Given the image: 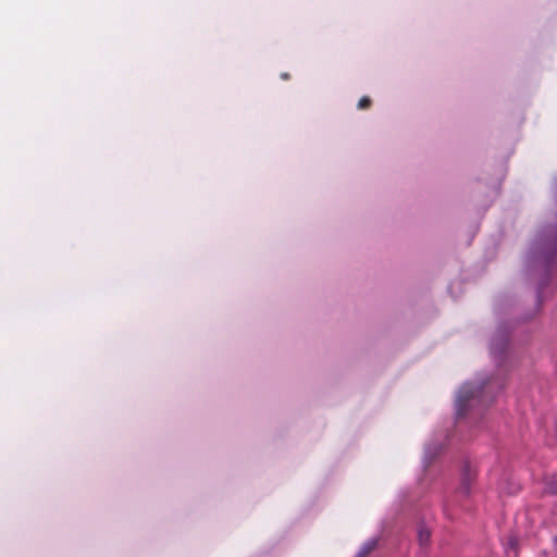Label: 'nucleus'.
Here are the masks:
<instances>
[{
	"label": "nucleus",
	"instance_id": "obj_5",
	"mask_svg": "<svg viewBox=\"0 0 557 557\" xmlns=\"http://www.w3.org/2000/svg\"><path fill=\"white\" fill-rule=\"evenodd\" d=\"M289 75L287 73L282 74V78L287 79Z\"/></svg>",
	"mask_w": 557,
	"mask_h": 557
},
{
	"label": "nucleus",
	"instance_id": "obj_4",
	"mask_svg": "<svg viewBox=\"0 0 557 557\" xmlns=\"http://www.w3.org/2000/svg\"><path fill=\"white\" fill-rule=\"evenodd\" d=\"M371 103H372L371 99L368 96H364L359 100L357 107L359 110H366L371 107Z\"/></svg>",
	"mask_w": 557,
	"mask_h": 557
},
{
	"label": "nucleus",
	"instance_id": "obj_1",
	"mask_svg": "<svg viewBox=\"0 0 557 557\" xmlns=\"http://www.w3.org/2000/svg\"><path fill=\"white\" fill-rule=\"evenodd\" d=\"M487 382L488 379L482 376L467 381L459 386L455 396V406L459 414H461L468 408L469 403L483 391Z\"/></svg>",
	"mask_w": 557,
	"mask_h": 557
},
{
	"label": "nucleus",
	"instance_id": "obj_3",
	"mask_svg": "<svg viewBox=\"0 0 557 557\" xmlns=\"http://www.w3.org/2000/svg\"><path fill=\"white\" fill-rule=\"evenodd\" d=\"M418 536H419V542L422 545H424L429 542L431 533L428 529L422 528L419 530Z\"/></svg>",
	"mask_w": 557,
	"mask_h": 557
},
{
	"label": "nucleus",
	"instance_id": "obj_2",
	"mask_svg": "<svg viewBox=\"0 0 557 557\" xmlns=\"http://www.w3.org/2000/svg\"><path fill=\"white\" fill-rule=\"evenodd\" d=\"M377 540H369L367 541L358 550L355 557H369L374 549L377 547Z\"/></svg>",
	"mask_w": 557,
	"mask_h": 557
}]
</instances>
